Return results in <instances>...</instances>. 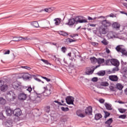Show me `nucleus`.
<instances>
[{
	"label": "nucleus",
	"mask_w": 127,
	"mask_h": 127,
	"mask_svg": "<svg viewBox=\"0 0 127 127\" xmlns=\"http://www.w3.org/2000/svg\"><path fill=\"white\" fill-rule=\"evenodd\" d=\"M84 18L83 16H78L74 18H70L68 19L66 24L69 26H73V25H76L78 23H86L88 22V21Z\"/></svg>",
	"instance_id": "obj_1"
},
{
	"label": "nucleus",
	"mask_w": 127,
	"mask_h": 127,
	"mask_svg": "<svg viewBox=\"0 0 127 127\" xmlns=\"http://www.w3.org/2000/svg\"><path fill=\"white\" fill-rule=\"evenodd\" d=\"M5 98L7 101L9 102H12V101H14L16 99V95L14 94V92L12 91H10L7 92V94L5 96Z\"/></svg>",
	"instance_id": "obj_2"
},
{
	"label": "nucleus",
	"mask_w": 127,
	"mask_h": 127,
	"mask_svg": "<svg viewBox=\"0 0 127 127\" xmlns=\"http://www.w3.org/2000/svg\"><path fill=\"white\" fill-rule=\"evenodd\" d=\"M31 101L33 102H36V103H39L41 101V96L40 94H38L37 93H32L30 97Z\"/></svg>",
	"instance_id": "obj_3"
},
{
	"label": "nucleus",
	"mask_w": 127,
	"mask_h": 127,
	"mask_svg": "<svg viewBox=\"0 0 127 127\" xmlns=\"http://www.w3.org/2000/svg\"><path fill=\"white\" fill-rule=\"evenodd\" d=\"M98 67H100V65L96 66L94 68L92 69V67H88L86 68L85 73L86 75H92L94 73L95 69H97Z\"/></svg>",
	"instance_id": "obj_4"
},
{
	"label": "nucleus",
	"mask_w": 127,
	"mask_h": 127,
	"mask_svg": "<svg viewBox=\"0 0 127 127\" xmlns=\"http://www.w3.org/2000/svg\"><path fill=\"white\" fill-rule=\"evenodd\" d=\"M116 49L118 52H121L123 54V55H127V53L126 52V49L124 48H123V46H118Z\"/></svg>",
	"instance_id": "obj_5"
},
{
	"label": "nucleus",
	"mask_w": 127,
	"mask_h": 127,
	"mask_svg": "<svg viewBox=\"0 0 127 127\" xmlns=\"http://www.w3.org/2000/svg\"><path fill=\"white\" fill-rule=\"evenodd\" d=\"M65 101L67 105H74V97L72 96L66 97Z\"/></svg>",
	"instance_id": "obj_6"
},
{
	"label": "nucleus",
	"mask_w": 127,
	"mask_h": 127,
	"mask_svg": "<svg viewBox=\"0 0 127 127\" xmlns=\"http://www.w3.org/2000/svg\"><path fill=\"white\" fill-rule=\"evenodd\" d=\"M102 25V26H103L104 27H105L107 28V27H109V26H111L112 25V23H111V22H110L108 20H104L101 22Z\"/></svg>",
	"instance_id": "obj_7"
},
{
	"label": "nucleus",
	"mask_w": 127,
	"mask_h": 127,
	"mask_svg": "<svg viewBox=\"0 0 127 127\" xmlns=\"http://www.w3.org/2000/svg\"><path fill=\"white\" fill-rule=\"evenodd\" d=\"M99 31L100 34H106L108 32L107 28L104 27L103 26H100L99 27Z\"/></svg>",
	"instance_id": "obj_8"
},
{
	"label": "nucleus",
	"mask_w": 127,
	"mask_h": 127,
	"mask_svg": "<svg viewBox=\"0 0 127 127\" xmlns=\"http://www.w3.org/2000/svg\"><path fill=\"white\" fill-rule=\"evenodd\" d=\"M109 79L112 82H118V81H119V77H118V75H109Z\"/></svg>",
	"instance_id": "obj_9"
},
{
	"label": "nucleus",
	"mask_w": 127,
	"mask_h": 127,
	"mask_svg": "<svg viewBox=\"0 0 127 127\" xmlns=\"http://www.w3.org/2000/svg\"><path fill=\"white\" fill-rule=\"evenodd\" d=\"M19 78H23V79H24L25 80H28L31 78V75L27 73H22L21 74V77Z\"/></svg>",
	"instance_id": "obj_10"
},
{
	"label": "nucleus",
	"mask_w": 127,
	"mask_h": 127,
	"mask_svg": "<svg viewBox=\"0 0 127 127\" xmlns=\"http://www.w3.org/2000/svg\"><path fill=\"white\" fill-rule=\"evenodd\" d=\"M110 63L113 66H120V62L117 59H111L110 61Z\"/></svg>",
	"instance_id": "obj_11"
},
{
	"label": "nucleus",
	"mask_w": 127,
	"mask_h": 127,
	"mask_svg": "<svg viewBox=\"0 0 127 127\" xmlns=\"http://www.w3.org/2000/svg\"><path fill=\"white\" fill-rule=\"evenodd\" d=\"M13 114L15 117H20L21 116V110L19 108L15 109L13 112Z\"/></svg>",
	"instance_id": "obj_12"
},
{
	"label": "nucleus",
	"mask_w": 127,
	"mask_h": 127,
	"mask_svg": "<svg viewBox=\"0 0 127 127\" xmlns=\"http://www.w3.org/2000/svg\"><path fill=\"white\" fill-rule=\"evenodd\" d=\"M112 124H113V118H110L105 122V126L106 127H113V126H111Z\"/></svg>",
	"instance_id": "obj_13"
},
{
	"label": "nucleus",
	"mask_w": 127,
	"mask_h": 127,
	"mask_svg": "<svg viewBox=\"0 0 127 127\" xmlns=\"http://www.w3.org/2000/svg\"><path fill=\"white\" fill-rule=\"evenodd\" d=\"M85 113L86 115L91 116V115H92L93 113V109L91 106H89L85 109Z\"/></svg>",
	"instance_id": "obj_14"
},
{
	"label": "nucleus",
	"mask_w": 127,
	"mask_h": 127,
	"mask_svg": "<svg viewBox=\"0 0 127 127\" xmlns=\"http://www.w3.org/2000/svg\"><path fill=\"white\" fill-rule=\"evenodd\" d=\"M27 97V96L26 94L22 93H20L19 95H18V99L20 101H25L26 100V98Z\"/></svg>",
	"instance_id": "obj_15"
},
{
	"label": "nucleus",
	"mask_w": 127,
	"mask_h": 127,
	"mask_svg": "<svg viewBox=\"0 0 127 127\" xmlns=\"http://www.w3.org/2000/svg\"><path fill=\"white\" fill-rule=\"evenodd\" d=\"M20 83L18 81H15L12 83V87L14 89H17L18 88H20Z\"/></svg>",
	"instance_id": "obj_16"
},
{
	"label": "nucleus",
	"mask_w": 127,
	"mask_h": 127,
	"mask_svg": "<svg viewBox=\"0 0 127 127\" xmlns=\"http://www.w3.org/2000/svg\"><path fill=\"white\" fill-rule=\"evenodd\" d=\"M7 85L6 84H3L0 87V91H1V92H5V91H6V90H7Z\"/></svg>",
	"instance_id": "obj_17"
},
{
	"label": "nucleus",
	"mask_w": 127,
	"mask_h": 127,
	"mask_svg": "<svg viewBox=\"0 0 127 127\" xmlns=\"http://www.w3.org/2000/svg\"><path fill=\"white\" fill-rule=\"evenodd\" d=\"M112 27L115 29H119L121 27V25L118 22H115L112 24Z\"/></svg>",
	"instance_id": "obj_18"
},
{
	"label": "nucleus",
	"mask_w": 127,
	"mask_h": 127,
	"mask_svg": "<svg viewBox=\"0 0 127 127\" xmlns=\"http://www.w3.org/2000/svg\"><path fill=\"white\" fill-rule=\"evenodd\" d=\"M5 113L7 116H10L13 114V111L11 110L10 108H9L6 110Z\"/></svg>",
	"instance_id": "obj_19"
},
{
	"label": "nucleus",
	"mask_w": 127,
	"mask_h": 127,
	"mask_svg": "<svg viewBox=\"0 0 127 127\" xmlns=\"http://www.w3.org/2000/svg\"><path fill=\"white\" fill-rule=\"evenodd\" d=\"M76 115L80 118H85V115L82 114V110H78L76 111Z\"/></svg>",
	"instance_id": "obj_20"
},
{
	"label": "nucleus",
	"mask_w": 127,
	"mask_h": 127,
	"mask_svg": "<svg viewBox=\"0 0 127 127\" xmlns=\"http://www.w3.org/2000/svg\"><path fill=\"white\" fill-rule=\"evenodd\" d=\"M103 116H102V114H100V113H97L95 114V120H96V121H99V120H100V119H102Z\"/></svg>",
	"instance_id": "obj_21"
},
{
	"label": "nucleus",
	"mask_w": 127,
	"mask_h": 127,
	"mask_svg": "<svg viewBox=\"0 0 127 127\" xmlns=\"http://www.w3.org/2000/svg\"><path fill=\"white\" fill-rule=\"evenodd\" d=\"M44 89L45 90V93H46V94H47V95H46V96H49V95L51 94L52 91L51 90L49 89H47V87H44Z\"/></svg>",
	"instance_id": "obj_22"
},
{
	"label": "nucleus",
	"mask_w": 127,
	"mask_h": 127,
	"mask_svg": "<svg viewBox=\"0 0 127 127\" xmlns=\"http://www.w3.org/2000/svg\"><path fill=\"white\" fill-rule=\"evenodd\" d=\"M55 25H59L61 23V18H57L54 20Z\"/></svg>",
	"instance_id": "obj_23"
},
{
	"label": "nucleus",
	"mask_w": 127,
	"mask_h": 127,
	"mask_svg": "<svg viewBox=\"0 0 127 127\" xmlns=\"http://www.w3.org/2000/svg\"><path fill=\"white\" fill-rule=\"evenodd\" d=\"M90 61L92 64H96V63H98V59L95 57L90 58Z\"/></svg>",
	"instance_id": "obj_24"
},
{
	"label": "nucleus",
	"mask_w": 127,
	"mask_h": 127,
	"mask_svg": "<svg viewBox=\"0 0 127 127\" xmlns=\"http://www.w3.org/2000/svg\"><path fill=\"white\" fill-rule=\"evenodd\" d=\"M6 101L2 97L0 98V105H5Z\"/></svg>",
	"instance_id": "obj_25"
},
{
	"label": "nucleus",
	"mask_w": 127,
	"mask_h": 127,
	"mask_svg": "<svg viewBox=\"0 0 127 127\" xmlns=\"http://www.w3.org/2000/svg\"><path fill=\"white\" fill-rule=\"evenodd\" d=\"M98 76H105L106 75V71L105 70H101L97 72Z\"/></svg>",
	"instance_id": "obj_26"
},
{
	"label": "nucleus",
	"mask_w": 127,
	"mask_h": 127,
	"mask_svg": "<svg viewBox=\"0 0 127 127\" xmlns=\"http://www.w3.org/2000/svg\"><path fill=\"white\" fill-rule=\"evenodd\" d=\"M105 106L107 110H108L109 111H112V105L109 104L108 103H105Z\"/></svg>",
	"instance_id": "obj_27"
},
{
	"label": "nucleus",
	"mask_w": 127,
	"mask_h": 127,
	"mask_svg": "<svg viewBox=\"0 0 127 127\" xmlns=\"http://www.w3.org/2000/svg\"><path fill=\"white\" fill-rule=\"evenodd\" d=\"M31 24L33 25V26H34V27H39V24H38V22H37V21L32 22Z\"/></svg>",
	"instance_id": "obj_28"
},
{
	"label": "nucleus",
	"mask_w": 127,
	"mask_h": 127,
	"mask_svg": "<svg viewBox=\"0 0 127 127\" xmlns=\"http://www.w3.org/2000/svg\"><path fill=\"white\" fill-rule=\"evenodd\" d=\"M105 63V59H101V58H98L97 59V63L98 64H103V63Z\"/></svg>",
	"instance_id": "obj_29"
},
{
	"label": "nucleus",
	"mask_w": 127,
	"mask_h": 127,
	"mask_svg": "<svg viewBox=\"0 0 127 127\" xmlns=\"http://www.w3.org/2000/svg\"><path fill=\"white\" fill-rule=\"evenodd\" d=\"M116 88L118 89V90H123V88H124V86L121 83H117L116 84Z\"/></svg>",
	"instance_id": "obj_30"
},
{
	"label": "nucleus",
	"mask_w": 127,
	"mask_h": 127,
	"mask_svg": "<svg viewBox=\"0 0 127 127\" xmlns=\"http://www.w3.org/2000/svg\"><path fill=\"white\" fill-rule=\"evenodd\" d=\"M119 70L120 69H119V66H115V67L113 68L111 72V73H116L117 71H119Z\"/></svg>",
	"instance_id": "obj_31"
},
{
	"label": "nucleus",
	"mask_w": 127,
	"mask_h": 127,
	"mask_svg": "<svg viewBox=\"0 0 127 127\" xmlns=\"http://www.w3.org/2000/svg\"><path fill=\"white\" fill-rule=\"evenodd\" d=\"M44 11L49 13L52 12L53 11V8H47L44 9Z\"/></svg>",
	"instance_id": "obj_32"
},
{
	"label": "nucleus",
	"mask_w": 127,
	"mask_h": 127,
	"mask_svg": "<svg viewBox=\"0 0 127 127\" xmlns=\"http://www.w3.org/2000/svg\"><path fill=\"white\" fill-rule=\"evenodd\" d=\"M59 34L60 35H62L63 36H67L68 35L67 33L64 31H60L59 32Z\"/></svg>",
	"instance_id": "obj_33"
},
{
	"label": "nucleus",
	"mask_w": 127,
	"mask_h": 127,
	"mask_svg": "<svg viewBox=\"0 0 127 127\" xmlns=\"http://www.w3.org/2000/svg\"><path fill=\"white\" fill-rule=\"evenodd\" d=\"M101 86H103L104 87H107L108 86H109V83H108V82H102L100 83Z\"/></svg>",
	"instance_id": "obj_34"
},
{
	"label": "nucleus",
	"mask_w": 127,
	"mask_h": 127,
	"mask_svg": "<svg viewBox=\"0 0 127 127\" xmlns=\"http://www.w3.org/2000/svg\"><path fill=\"white\" fill-rule=\"evenodd\" d=\"M5 125L6 127H11L12 126V123L10 121H7L5 123Z\"/></svg>",
	"instance_id": "obj_35"
},
{
	"label": "nucleus",
	"mask_w": 127,
	"mask_h": 127,
	"mask_svg": "<svg viewBox=\"0 0 127 127\" xmlns=\"http://www.w3.org/2000/svg\"><path fill=\"white\" fill-rule=\"evenodd\" d=\"M61 110H62V111H63V112H68V111H69V108H68L67 107L64 108V107H61Z\"/></svg>",
	"instance_id": "obj_36"
},
{
	"label": "nucleus",
	"mask_w": 127,
	"mask_h": 127,
	"mask_svg": "<svg viewBox=\"0 0 127 127\" xmlns=\"http://www.w3.org/2000/svg\"><path fill=\"white\" fill-rule=\"evenodd\" d=\"M25 89H26V91H28L29 93L32 91V88H31V86L30 87H25Z\"/></svg>",
	"instance_id": "obj_37"
},
{
	"label": "nucleus",
	"mask_w": 127,
	"mask_h": 127,
	"mask_svg": "<svg viewBox=\"0 0 127 127\" xmlns=\"http://www.w3.org/2000/svg\"><path fill=\"white\" fill-rule=\"evenodd\" d=\"M104 113H105V116H104L105 119H107L108 117H110V114L109 112L106 111V112H104Z\"/></svg>",
	"instance_id": "obj_38"
},
{
	"label": "nucleus",
	"mask_w": 127,
	"mask_h": 127,
	"mask_svg": "<svg viewBox=\"0 0 127 127\" xmlns=\"http://www.w3.org/2000/svg\"><path fill=\"white\" fill-rule=\"evenodd\" d=\"M119 111L120 113H121V114H124V113H126V112L127 111V110L120 108L119 109Z\"/></svg>",
	"instance_id": "obj_39"
},
{
	"label": "nucleus",
	"mask_w": 127,
	"mask_h": 127,
	"mask_svg": "<svg viewBox=\"0 0 127 127\" xmlns=\"http://www.w3.org/2000/svg\"><path fill=\"white\" fill-rule=\"evenodd\" d=\"M61 50H62V52H63V53H65L66 51H67V48H65V47H63L61 48Z\"/></svg>",
	"instance_id": "obj_40"
},
{
	"label": "nucleus",
	"mask_w": 127,
	"mask_h": 127,
	"mask_svg": "<svg viewBox=\"0 0 127 127\" xmlns=\"http://www.w3.org/2000/svg\"><path fill=\"white\" fill-rule=\"evenodd\" d=\"M108 37L109 38H113V33L112 32H109L107 34Z\"/></svg>",
	"instance_id": "obj_41"
},
{
	"label": "nucleus",
	"mask_w": 127,
	"mask_h": 127,
	"mask_svg": "<svg viewBox=\"0 0 127 127\" xmlns=\"http://www.w3.org/2000/svg\"><path fill=\"white\" fill-rule=\"evenodd\" d=\"M60 121L63 123H65V122H67V119L64 117H62L61 118Z\"/></svg>",
	"instance_id": "obj_42"
},
{
	"label": "nucleus",
	"mask_w": 127,
	"mask_h": 127,
	"mask_svg": "<svg viewBox=\"0 0 127 127\" xmlns=\"http://www.w3.org/2000/svg\"><path fill=\"white\" fill-rule=\"evenodd\" d=\"M102 43H103L104 45H108V44H109V43L108 42V41H107L105 39L103 40L102 41Z\"/></svg>",
	"instance_id": "obj_43"
},
{
	"label": "nucleus",
	"mask_w": 127,
	"mask_h": 127,
	"mask_svg": "<svg viewBox=\"0 0 127 127\" xmlns=\"http://www.w3.org/2000/svg\"><path fill=\"white\" fill-rule=\"evenodd\" d=\"M41 61H43L45 64H47V65H49V62H48V61L45 60L44 59H41Z\"/></svg>",
	"instance_id": "obj_44"
},
{
	"label": "nucleus",
	"mask_w": 127,
	"mask_h": 127,
	"mask_svg": "<svg viewBox=\"0 0 127 127\" xmlns=\"http://www.w3.org/2000/svg\"><path fill=\"white\" fill-rule=\"evenodd\" d=\"M42 78L43 79H45V80H46L47 82H50V81H51V79H50L49 78H47V77H46L45 76H42Z\"/></svg>",
	"instance_id": "obj_45"
},
{
	"label": "nucleus",
	"mask_w": 127,
	"mask_h": 127,
	"mask_svg": "<svg viewBox=\"0 0 127 127\" xmlns=\"http://www.w3.org/2000/svg\"><path fill=\"white\" fill-rule=\"evenodd\" d=\"M119 119H126V118H127V115H120L119 117Z\"/></svg>",
	"instance_id": "obj_46"
},
{
	"label": "nucleus",
	"mask_w": 127,
	"mask_h": 127,
	"mask_svg": "<svg viewBox=\"0 0 127 127\" xmlns=\"http://www.w3.org/2000/svg\"><path fill=\"white\" fill-rule=\"evenodd\" d=\"M21 68H23V69H27V70H30V69H31V68L27 66H22Z\"/></svg>",
	"instance_id": "obj_47"
},
{
	"label": "nucleus",
	"mask_w": 127,
	"mask_h": 127,
	"mask_svg": "<svg viewBox=\"0 0 127 127\" xmlns=\"http://www.w3.org/2000/svg\"><path fill=\"white\" fill-rule=\"evenodd\" d=\"M13 38H17L18 41H19L20 40H22L23 37H13Z\"/></svg>",
	"instance_id": "obj_48"
},
{
	"label": "nucleus",
	"mask_w": 127,
	"mask_h": 127,
	"mask_svg": "<svg viewBox=\"0 0 127 127\" xmlns=\"http://www.w3.org/2000/svg\"><path fill=\"white\" fill-rule=\"evenodd\" d=\"M67 40H68L69 42H70V43H71V42H75V41H76L75 40H74L70 38H67Z\"/></svg>",
	"instance_id": "obj_49"
},
{
	"label": "nucleus",
	"mask_w": 127,
	"mask_h": 127,
	"mask_svg": "<svg viewBox=\"0 0 127 127\" xmlns=\"http://www.w3.org/2000/svg\"><path fill=\"white\" fill-rule=\"evenodd\" d=\"M23 40H24V41H25V40L29 41V40H30V38H29L27 37H24V38L23 37Z\"/></svg>",
	"instance_id": "obj_50"
},
{
	"label": "nucleus",
	"mask_w": 127,
	"mask_h": 127,
	"mask_svg": "<svg viewBox=\"0 0 127 127\" xmlns=\"http://www.w3.org/2000/svg\"><path fill=\"white\" fill-rule=\"evenodd\" d=\"M4 84V82L2 80L0 79V88Z\"/></svg>",
	"instance_id": "obj_51"
},
{
	"label": "nucleus",
	"mask_w": 127,
	"mask_h": 127,
	"mask_svg": "<svg viewBox=\"0 0 127 127\" xmlns=\"http://www.w3.org/2000/svg\"><path fill=\"white\" fill-rule=\"evenodd\" d=\"M34 77V79L35 80H36V81H37L38 82H41V80L36 77H35V75H33Z\"/></svg>",
	"instance_id": "obj_52"
},
{
	"label": "nucleus",
	"mask_w": 127,
	"mask_h": 127,
	"mask_svg": "<svg viewBox=\"0 0 127 127\" xmlns=\"http://www.w3.org/2000/svg\"><path fill=\"white\" fill-rule=\"evenodd\" d=\"M92 81L93 82H97L98 81V77H93L92 78Z\"/></svg>",
	"instance_id": "obj_53"
},
{
	"label": "nucleus",
	"mask_w": 127,
	"mask_h": 127,
	"mask_svg": "<svg viewBox=\"0 0 127 127\" xmlns=\"http://www.w3.org/2000/svg\"><path fill=\"white\" fill-rule=\"evenodd\" d=\"M110 62H111V60L108 59V60H106V64H107V65H109Z\"/></svg>",
	"instance_id": "obj_54"
},
{
	"label": "nucleus",
	"mask_w": 127,
	"mask_h": 127,
	"mask_svg": "<svg viewBox=\"0 0 127 127\" xmlns=\"http://www.w3.org/2000/svg\"><path fill=\"white\" fill-rule=\"evenodd\" d=\"M0 116L1 117L0 119H4L5 118L4 116H3V114H2V113H0Z\"/></svg>",
	"instance_id": "obj_55"
},
{
	"label": "nucleus",
	"mask_w": 127,
	"mask_h": 127,
	"mask_svg": "<svg viewBox=\"0 0 127 127\" xmlns=\"http://www.w3.org/2000/svg\"><path fill=\"white\" fill-rule=\"evenodd\" d=\"M99 102L101 104H104L105 103V100L104 99H100Z\"/></svg>",
	"instance_id": "obj_56"
},
{
	"label": "nucleus",
	"mask_w": 127,
	"mask_h": 127,
	"mask_svg": "<svg viewBox=\"0 0 127 127\" xmlns=\"http://www.w3.org/2000/svg\"><path fill=\"white\" fill-rule=\"evenodd\" d=\"M53 58L54 59H55L56 61H59V58H56V56H54Z\"/></svg>",
	"instance_id": "obj_57"
},
{
	"label": "nucleus",
	"mask_w": 127,
	"mask_h": 127,
	"mask_svg": "<svg viewBox=\"0 0 127 127\" xmlns=\"http://www.w3.org/2000/svg\"><path fill=\"white\" fill-rule=\"evenodd\" d=\"M121 64L123 65V66H125V65H127V62H124V61H121Z\"/></svg>",
	"instance_id": "obj_58"
},
{
	"label": "nucleus",
	"mask_w": 127,
	"mask_h": 127,
	"mask_svg": "<svg viewBox=\"0 0 127 127\" xmlns=\"http://www.w3.org/2000/svg\"><path fill=\"white\" fill-rule=\"evenodd\" d=\"M10 51H9V50H8L6 52H5L4 54V55H6V54H9Z\"/></svg>",
	"instance_id": "obj_59"
},
{
	"label": "nucleus",
	"mask_w": 127,
	"mask_h": 127,
	"mask_svg": "<svg viewBox=\"0 0 127 127\" xmlns=\"http://www.w3.org/2000/svg\"><path fill=\"white\" fill-rule=\"evenodd\" d=\"M54 103H57V104H58L59 105V106H60V103H61V102H59L57 100H55L54 101Z\"/></svg>",
	"instance_id": "obj_60"
},
{
	"label": "nucleus",
	"mask_w": 127,
	"mask_h": 127,
	"mask_svg": "<svg viewBox=\"0 0 127 127\" xmlns=\"http://www.w3.org/2000/svg\"><path fill=\"white\" fill-rule=\"evenodd\" d=\"M88 20H94V18H93L90 16L88 17Z\"/></svg>",
	"instance_id": "obj_61"
},
{
	"label": "nucleus",
	"mask_w": 127,
	"mask_h": 127,
	"mask_svg": "<svg viewBox=\"0 0 127 127\" xmlns=\"http://www.w3.org/2000/svg\"><path fill=\"white\" fill-rule=\"evenodd\" d=\"M110 50L108 48L106 49V53L109 54V53H110Z\"/></svg>",
	"instance_id": "obj_62"
},
{
	"label": "nucleus",
	"mask_w": 127,
	"mask_h": 127,
	"mask_svg": "<svg viewBox=\"0 0 127 127\" xmlns=\"http://www.w3.org/2000/svg\"><path fill=\"white\" fill-rule=\"evenodd\" d=\"M60 106H66L65 103H60Z\"/></svg>",
	"instance_id": "obj_63"
},
{
	"label": "nucleus",
	"mask_w": 127,
	"mask_h": 127,
	"mask_svg": "<svg viewBox=\"0 0 127 127\" xmlns=\"http://www.w3.org/2000/svg\"><path fill=\"white\" fill-rule=\"evenodd\" d=\"M125 95H127V88L125 90Z\"/></svg>",
	"instance_id": "obj_64"
}]
</instances>
